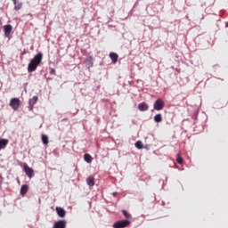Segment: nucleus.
Listing matches in <instances>:
<instances>
[{"label": "nucleus", "mask_w": 228, "mask_h": 228, "mask_svg": "<svg viewBox=\"0 0 228 228\" xmlns=\"http://www.w3.org/2000/svg\"><path fill=\"white\" fill-rule=\"evenodd\" d=\"M44 59V53H38L34 58L30 61L28 66V72H35L38 68V65L42 63V60Z\"/></svg>", "instance_id": "nucleus-1"}, {"label": "nucleus", "mask_w": 228, "mask_h": 228, "mask_svg": "<svg viewBox=\"0 0 228 228\" xmlns=\"http://www.w3.org/2000/svg\"><path fill=\"white\" fill-rule=\"evenodd\" d=\"M153 108L157 111H161V110L165 108V102L163 101V99L161 98L157 99L153 104Z\"/></svg>", "instance_id": "nucleus-2"}, {"label": "nucleus", "mask_w": 228, "mask_h": 228, "mask_svg": "<svg viewBox=\"0 0 228 228\" xmlns=\"http://www.w3.org/2000/svg\"><path fill=\"white\" fill-rule=\"evenodd\" d=\"M9 106H11L14 111H17V110H19L20 107V100L19 98L11 99Z\"/></svg>", "instance_id": "nucleus-3"}, {"label": "nucleus", "mask_w": 228, "mask_h": 228, "mask_svg": "<svg viewBox=\"0 0 228 228\" xmlns=\"http://www.w3.org/2000/svg\"><path fill=\"white\" fill-rule=\"evenodd\" d=\"M129 224H131V221H129V220L118 221L113 224V227L114 228H126V227H127V225H129Z\"/></svg>", "instance_id": "nucleus-4"}, {"label": "nucleus", "mask_w": 228, "mask_h": 228, "mask_svg": "<svg viewBox=\"0 0 228 228\" xmlns=\"http://www.w3.org/2000/svg\"><path fill=\"white\" fill-rule=\"evenodd\" d=\"M23 170H24L26 175H28V177H29V179H31V177H33V175H35V171H33V168L29 167V166H28V164H24Z\"/></svg>", "instance_id": "nucleus-5"}, {"label": "nucleus", "mask_w": 228, "mask_h": 228, "mask_svg": "<svg viewBox=\"0 0 228 228\" xmlns=\"http://www.w3.org/2000/svg\"><path fill=\"white\" fill-rule=\"evenodd\" d=\"M84 63L87 69H92V67H94V57H87L85 60Z\"/></svg>", "instance_id": "nucleus-6"}, {"label": "nucleus", "mask_w": 228, "mask_h": 228, "mask_svg": "<svg viewBox=\"0 0 228 228\" xmlns=\"http://www.w3.org/2000/svg\"><path fill=\"white\" fill-rule=\"evenodd\" d=\"M67 227V221L60 220L54 223L53 228H65Z\"/></svg>", "instance_id": "nucleus-7"}, {"label": "nucleus", "mask_w": 228, "mask_h": 228, "mask_svg": "<svg viewBox=\"0 0 228 228\" xmlns=\"http://www.w3.org/2000/svg\"><path fill=\"white\" fill-rule=\"evenodd\" d=\"M55 210L58 216H60V218H65V215H67V212L65 211V209L60 207H56Z\"/></svg>", "instance_id": "nucleus-8"}, {"label": "nucleus", "mask_w": 228, "mask_h": 228, "mask_svg": "<svg viewBox=\"0 0 228 228\" xmlns=\"http://www.w3.org/2000/svg\"><path fill=\"white\" fill-rule=\"evenodd\" d=\"M12 29H13V28L12 27V25H5L4 26V33L5 37H10L11 33H12Z\"/></svg>", "instance_id": "nucleus-9"}, {"label": "nucleus", "mask_w": 228, "mask_h": 228, "mask_svg": "<svg viewBox=\"0 0 228 228\" xmlns=\"http://www.w3.org/2000/svg\"><path fill=\"white\" fill-rule=\"evenodd\" d=\"M37 101H38V97L37 96H34L33 98H31L28 101V108H29V110H33V106H35V104H37Z\"/></svg>", "instance_id": "nucleus-10"}, {"label": "nucleus", "mask_w": 228, "mask_h": 228, "mask_svg": "<svg viewBox=\"0 0 228 228\" xmlns=\"http://www.w3.org/2000/svg\"><path fill=\"white\" fill-rule=\"evenodd\" d=\"M138 110L139 111H147V110H149V105L145 103V102H142L138 104Z\"/></svg>", "instance_id": "nucleus-11"}, {"label": "nucleus", "mask_w": 228, "mask_h": 228, "mask_svg": "<svg viewBox=\"0 0 228 228\" xmlns=\"http://www.w3.org/2000/svg\"><path fill=\"white\" fill-rule=\"evenodd\" d=\"M9 142L8 139H0V151L6 149V145H8Z\"/></svg>", "instance_id": "nucleus-12"}, {"label": "nucleus", "mask_w": 228, "mask_h": 228, "mask_svg": "<svg viewBox=\"0 0 228 228\" xmlns=\"http://www.w3.org/2000/svg\"><path fill=\"white\" fill-rule=\"evenodd\" d=\"M110 58L112 61V63H117V61H118V54L116 53H110Z\"/></svg>", "instance_id": "nucleus-13"}, {"label": "nucleus", "mask_w": 228, "mask_h": 228, "mask_svg": "<svg viewBox=\"0 0 228 228\" xmlns=\"http://www.w3.org/2000/svg\"><path fill=\"white\" fill-rule=\"evenodd\" d=\"M29 190V187L28 184H24L20 188V195L24 196L28 193V191Z\"/></svg>", "instance_id": "nucleus-14"}, {"label": "nucleus", "mask_w": 228, "mask_h": 228, "mask_svg": "<svg viewBox=\"0 0 228 228\" xmlns=\"http://www.w3.org/2000/svg\"><path fill=\"white\" fill-rule=\"evenodd\" d=\"M86 183L89 186H95V178L92 177V176H89L87 179H86Z\"/></svg>", "instance_id": "nucleus-15"}, {"label": "nucleus", "mask_w": 228, "mask_h": 228, "mask_svg": "<svg viewBox=\"0 0 228 228\" xmlns=\"http://www.w3.org/2000/svg\"><path fill=\"white\" fill-rule=\"evenodd\" d=\"M14 4V10H20L22 8V3L18 2L17 0H12Z\"/></svg>", "instance_id": "nucleus-16"}, {"label": "nucleus", "mask_w": 228, "mask_h": 228, "mask_svg": "<svg viewBox=\"0 0 228 228\" xmlns=\"http://www.w3.org/2000/svg\"><path fill=\"white\" fill-rule=\"evenodd\" d=\"M154 120L158 123L163 122V117L161 116V114H157L154 117Z\"/></svg>", "instance_id": "nucleus-17"}, {"label": "nucleus", "mask_w": 228, "mask_h": 228, "mask_svg": "<svg viewBox=\"0 0 228 228\" xmlns=\"http://www.w3.org/2000/svg\"><path fill=\"white\" fill-rule=\"evenodd\" d=\"M84 159H85V161H86V163H90L93 159H92V156L90 154L86 153L84 155Z\"/></svg>", "instance_id": "nucleus-18"}, {"label": "nucleus", "mask_w": 228, "mask_h": 228, "mask_svg": "<svg viewBox=\"0 0 228 228\" xmlns=\"http://www.w3.org/2000/svg\"><path fill=\"white\" fill-rule=\"evenodd\" d=\"M176 161L178 165H183V157L181 156V153H177L176 155Z\"/></svg>", "instance_id": "nucleus-19"}, {"label": "nucleus", "mask_w": 228, "mask_h": 228, "mask_svg": "<svg viewBox=\"0 0 228 228\" xmlns=\"http://www.w3.org/2000/svg\"><path fill=\"white\" fill-rule=\"evenodd\" d=\"M42 142L45 145H47L49 143V137L47 135H42Z\"/></svg>", "instance_id": "nucleus-20"}, {"label": "nucleus", "mask_w": 228, "mask_h": 228, "mask_svg": "<svg viewBox=\"0 0 228 228\" xmlns=\"http://www.w3.org/2000/svg\"><path fill=\"white\" fill-rule=\"evenodd\" d=\"M135 147L136 149H143V143L142 142V141H137L135 142Z\"/></svg>", "instance_id": "nucleus-21"}, {"label": "nucleus", "mask_w": 228, "mask_h": 228, "mask_svg": "<svg viewBox=\"0 0 228 228\" xmlns=\"http://www.w3.org/2000/svg\"><path fill=\"white\" fill-rule=\"evenodd\" d=\"M122 214L125 216V218H127L128 220L131 218V214L127 213V211L123 210Z\"/></svg>", "instance_id": "nucleus-22"}, {"label": "nucleus", "mask_w": 228, "mask_h": 228, "mask_svg": "<svg viewBox=\"0 0 228 228\" xmlns=\"http://www.w3.org/2000/svg\"><path fill=\"white\" fill-rule=\"evenodd\" d=\"M50 75H51V76L56 75V69H50Z\"/></svg>", "instance_id": "nucleus-23"}, {"label": "nucleus", "mask_w": 228, "mask_h": 228, "mask_svg": "<svg viewBox=\"0 0 228 228\" xmlns=\"http://www.w3.org/2000/svg\"><path fill=\"white\" fill-rule=\"evenodd\" d=\"M0 179H3V176L0 175Z\"/></svg>", "instance_id": "nucleus-24"}]
</instances>
